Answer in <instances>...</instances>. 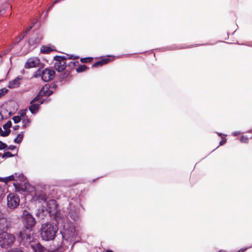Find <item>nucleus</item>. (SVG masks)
<instances>
[{"label": "nucleus", "instance_id": "obj_17", "mask_svg": "<svg viewBox=\"0 0 252 252\" xmlns=\"http://www.w3.org/2000/svg\"><path fill=\"white\" fill-rule=\"evenodd\" d=\"M15 177L13 175H10L5 178L0 177V182H2L7 184L9 181H14Z\"/></svg>", "mask_w": 252, "mask_h": 252}, {"label": "nucleus", "instance_id": "obj_4", "mask_svg": "<svg viewBox=\"0 0 252 252\" xmlns=\"http://www.w3.org/2000/svg\"><path fill=\"white\" fill-rule=\"evenodd\" d=\"M66 59L67 57L65 56H56L54 57V59L56 61L54 63V67L57 71L60 72L65 69L66 66L65 62Z\"/></svg>", "mask_w": 252, "mask_h": 252}, {"label": "nucleus", "instance_id": "obj_27", "mask_svg": "<svg viewBox=\"0 0 252 252\" xmlns=\"http://www.w3.org/2000/svg\"><path fill=\"white\" fill-rule=\"evenodd\" d=\"M10 132H11L10 129H5V131H2V132H1V136H3V137L7 136L9 135Z\"/></svg>", "mask_w": 252, "mask_h": 252}, {"label": "nucleus", "instance_id": "obj_7", "mask_svg": "<svg viewBox=\"0 0 252 252\" xmlns=\"http://www.w3.org/2000/svg\"><path fill=\"white\" fill-rule=\"evenodd\" d=\"M32 230L24 229L21 231L19 233V239H20L21 242L24 243L30 244L32 240V238L31 236Z\"/></svg>", "mask_w": 252, "mask_h": 252}, {"label": "nucleus", "instance_id": "obj_14", "mask_svg": "<svg viewBox=\"0 0 252 252\" xmlns=\"http://www.w3.org/2000/svg\"><path fill=\"white\" fill-rule=\"evenodd\" d=\"M110 61L109 58H104L99 61L95 62L93 65L94 67H98L99 66H101L104 64H107Z\"/></svg>", "mask_w": 252, "mask_h": 252}, {"label": "nucleus", "instance_id": "obj_8", "mask_svg": "<svg viewBox=\"0 0 252 252\" xmlns=\"http://www.w3.org/2000/svg\"><path fill=\"white\" fill-rule=\"evenodd\" d=\"M55 75V72L54 70L45 68L42 71L41 78L45 82H48L53 80Z\"/></svg>", "mask_w": 252, "mask_h": 252}, {"label": "nucleus", "instance_id": "obj_39", "mask_svg": "<svg viewBox=\"0 0 252 252\" xmlns=\"http://www.w3.org/2000/svg\"><path fill=\"white\" fill-rule=\"evenodd\" d=\"M3 189L0 186V197H1L2 195L3 194Z\"/></svg>", "mask_w": 252, "mask_h": 252}, {"label": "nucleus", "instance_id": "obj_15", "mask_svg": "<svg viewBox=\"0 0 252 252\" xmlns=\"http://www.w3.org/2000/svg\"><path fill=\"white\" fill-rule=\"evenodd\" d=\"M68 215L72 220H76L79 218V211L76 209L74 210L70 209L68 213Z\"/></svg>", "mask_w": 252, "mask_h": 252}, {"label": "nucleus", "instance_id": "obj_25", "mask_svg": "<svg viewBox=\"0 0 252 252\" xmlns=\"http://www.w3.org/2000/svg\"><path fill=\"white\" fill-rule=\"evenodd\" d=\"M2 158H10L14 156L10 152H6L4 153L2 156Z\"/></svg>", "mask_w": 252, "mask_h": 252}, {"label": "nucleus", "instance_id": "obj_35", "mask_svg": "<svg viewBox=\"0 0 252 252\" xmlns=\"http://www.w3.org/2000/svg\"><path fill=\"white\" fill-rule=\"evenodd\" d=\"M222 139L220 142V145L222 146L226 142V139L224 137H221Z\"/></svg>", "mask_w": 252, "mask_h": 252}, {"label": "nucleus", "instance_id": "obj_32", "mask_svg": "<svg viewBox=\"0 0 252 252\" xmlns=\"http://www.w3.org/2000/svg\"><path fill=\"white\" fill-rule=\"evenodd\" d=\"M20 117H21V118L22 117L23 119L25 118V117H26V113L25 110H22L20 112Z\"/></svg>", "mask_w": 252, "mask_h": 252}, {"label": "nucleus", "instance_id": "obj_26", "mask_svg": "<svg viewBox=\"0 0 252 252\" xmlns=\"http://www.w3.org/2000/svg\"><path fill=\"white\" fill-rule=\"evenodd\" d=\"M12 126V123L8 121L6 123L3 125V128L4 129H8Z\"/></svg>", "mask_w": 252, "mask_h": 252}, {"label": "nucleus", "instance_id": "obj_2", "mask_svg": "<svg viewBox=\"0 0 252 252\" xmlns=\"http://www.w3.org/2000/svg\"><path fill=\"white\" fill-rule=\"evenodd\" d=\"M15 241V236L11 234L3 232L0 233V246L4 249L9 248Z\"/></svg>", "mask_w": 252, "mask_h": 252}, {"label": "nucleus", "instance_id": "obj_34", "mask_svg": "<svg viewBox=\"0 0 252 252\" xmlns=\"http://www.w3.org/2000/svg\"><path fill=\"white\" fill-rule=\"evenodd\" d=\"M68 57L67 58L68 59H72V60H76L78 59L79 58L78 56H74L73 55H67Z\"/></svg>", "mask_w": 252, "mask_h": 252}, {"label": "nucleus", "instance_id": "obj_20", "mask_svg": "<svg viewBox=\"0 0 252 252\" xmlns=\"http://www.w3.org/2000/svg\"><path fill=\"white\" fill-rule=\"evenodd\" d=\"M14 186L15 187V189H16V191L20 192V191H24L25 189L21 186V185L19 184H14Z\"/></svg>", "mask_w": 252, "mask_h": 252}, {"label": "nucleus", "instance_id": "obj_50", "mask_svg": "<svg viewBox=\"0 0 252 252\" xmlns=\"http://www.w3.org/2000/svg\"><path fill=\"white\" fill-rule=\"evenodd\" d=\"M218 252H222V251H219Z\"/></svg>", "mask_w": 252, "mask_h": 252}, {"label": "nucleus", "instance_id": "obj_37", "mask_svg": "<svg viewBox=\"0 0 252 252\" xmlns=\"http://www.w3.org/2000/svg\"><path fill=\"white\" fill-rule=\"evenodd\" d=\"M32 28V26H31L29 28H28L26 30V31L24 33V34H26Z\"/></svg>", "mask_w": 252, "mask_h": 252}, {"label": "nucleus", "instance_id": "obj_40", "mask_svg": "<svg viewBox=\"0 0 252 252\" xmlns=\"http://www.w3.org/2000/svg\"><path fill=\"white\" fill-rule=\"evenodd\" d=\"M20 126L19 125H16V126H14L13 127V128L14 129V130H17L19 128Z\"/></svg>", "mask_w": 252, "mask_h": 252}, {"label": "nucleus", "instance_id": "obj_5", "mask_svg": "<svg viewBox=\"0 0 252 252\" xmlns=\"http://www.w3.org/2000/svg\"><path fill=\"white\" fill-rule=\"evenodd\" d=\"M7 206L10 209L17 208L20 203V198L18 195L10 193L7 197Z\"/></svg>", "mask_w": 252, "mask_h": 252}, {"label": "nucleus", "instance_id": "obj_47", "mask_svg": "<svg viewBox=\"0 0 252 252\" xmlns=\"http://www.w3.org/2000/svg\"><path fill=\"white\" fill-rule=\"evenodd\" d=\"M30 121L29 119H27V123H30Z\"/></svg>", "mask_w": 252, "mask_h": 252}, {"label": "nucleus", "instance_id": "obj_46", "mask_svg": "<svg viewBox=\"0 0 252 252\" xmlns=\"http://www.w3.org/2000/svg\"><path fill=\"white\" fill-rule=\"evenodd\" d=\"M105 252H113L111 250H107Z\"/></svg>", "mask_w": 252, "mask_h": 252}, {"label": "nucleus", "instance_id": "obj_13", "mask_svg": "<svg viewBox=\"0 0 252 252\" xmlns=\"http://www.w3.org/2000/svg\"><path fill=\"white\" fill-rule=\"evenodd\" d=\"M31 247L34 252H43L45 249V248L39 243L32 244Z\"/></svg>", "mask_w": 252, "mask_h": 252}, {"label": "nucleus", "instance_id": "obj_9", "mask_svg": "<svg viewBox=\"0 0 252 252\" xmlns=\"http://www.w3.org/2000/svg\"><path fill=\"white\" fill-rule=\"evenodd\" d=\"M40 60L37 59H29L25 64L24 67L26 69L36 67L39 66Z\"/></svg>", "mask_w": 252, "mask_h": 252}, {"label": "nucleus", "instance_id": "obj_3", "mask_svg": "<svg viewBox=\"0 0 252 252\" xmlns=\"http://www.w3.org/2000/svg\"><path fill=\"white\" fill-rule=\"evenodd\" d=\"M22 217L25 229L32 230L36 223L35 219L26 210L23 211Z\"/></svg>", "mask_w": 252, "mask_h": 252}, {"label": "nucleus", "instance_id": "obj_6", "mask_svg": "<svg viewBox=\"0 0 252 252\" xmlns=\"http://www.w3.org/2000/svg\"><path fill=\"white\" fill-rule=\"evenodd\" d=\"M36 199L38 202L41 203L42 202H47V206L50 209H52V208L56 209L57 208V204L55 200L51 199L48 202H47V196L46 194L43 193L38 195L36 197Z\"/></svg>", "mask_w": 252, "mask_h": 252}, {"label": "nucleus", "instance_id": "obj_38", "mask_svg": "<svg viewBox=\"0 0 252 252\" xmlns=\"http://www.w3.org/2000/svg\"><path fill=\"white\" fill-rule=\"evenodd\" d=\"M25 35H26V34H24V33H23V34L20 35V36H19V41H20V40H22L24 38Z\"/></svg>", "mask_w": 252, "mask_h": 252}, {"label": "nucleus", "instance_id": "obj_41", "mask_svg": "<svg viewBox=\"0 0 252 252\" xmlns=\"http://www.w3.org/2000/svg\"><path fill=\"white\" fill-rule=\"evenodd\" d=\"M247 250V249H241L240 250H239V251H238L237 252H245L246 250Z\"/></svg>", "mask_w": 252, "mask_h": 252}, {"label": "nucleus", "instance_id": "obj_29", "mask_svg": "<svg viewBox=\"0 0 252 252\" xmlns=\"http://www.w3.org/2000/svg\"><path fill=\"white\" fill-rule=\"evenodd\" d=\"M7 252H24L22 250L19 248H13L10 249Z\"/></svg>", "mask_w": 252, "mask_h": 252}, {"label": "nucleus", "instance_id": "obj_48", "mask_svg": "<svg viewBox=\"0 0 252 252\" xmlns=\"http://www.w3.org/2000/svg\"><path fill=\"white\" fill-rule=\"evenodd\" d=\"M218 134H219V136H221V135H222L221 133H218Z\"/></svg>", "mask_w": 252, "mask_h": 252}, {"label": "nucleus", "instance_id": "obj_44", "mask_svg": "<svg viewBox=\"0 0 252 252\" xmlns=\"http://www.w3.org/2000/svg\"><path fill=\"white\" fill-rule=\"evenodd\" d=\"M29 43L30 44V45H33V41H32V39H30L29 40Z\"/></svg>", "mask_w": 252, "mask_h": 252}, {"label": "nucleus", "instance_id": "obj_23", "mask_svg": "<svg viewBox=\"0 0 252 252\" xmlns=\"http://www.w3.org/2000/svg\"><path fill=\"white\" fill-rule=\"evenodd\" d=\"M43 95L39 92L38 94L31 101L32 102H36L40 101V100Z\"/></svg>", "mask_w": 252, "mask_h": 252}, {"label": "nucleus", "instance_id": "obj_1", "mask_svg": "<svg viewBox=\"0 0 252 252\" xmlns=\"http://www.w3.org/2000/svg\"><path fill=\"white\" fill-rule=\"evenodd\" d=\"M58 230V227L56 224L47 222L42 225L40 235L44 240H52L55 238Z\"/></svg>", "mask_w": 252, "mask_h": 252}, {"label": "nucleus", "instance_id": "obj_36", "mask_svg": "<svg viewBox=\"0 0 252 252\" xmlns=\"http://www.w3.org/2000/svg\"><path fill=\"white\" fill-rule=\"evenodd\" d=\"M16 148V147L14 145H10L9 146H7V147L6 148L7 150H14Z\"/></svg>", "mask_w": 252, "mask_h": 252}, {"label": "nucleus", "instance_id": "obj_22", "mask_svg": "<svg viewBox=\"0 0 252 252\" xmlns=\"http://www.w3.org/2000/svg\"><path fill=\"white\" fill-rule=\"evenodd\" d=\"M93 60L92 57L83 58L80 59V62L82 63H90Z\"/></svg>", "mask_w": 252, "mask_h": 252}, {"label": "nucleus", "instance_id": "obj_16", "mask_svg": "<svg viewBox=\"0 0 252 252\" xmlns=\"http://www.w3.org/2000/svg\"><path fill=\"white\" fill-rule=\"evenodd\" d=\"M54 50L50 47L46 46H42L41 47L40 52L43 54H48L51 52L53 51Z\"/></svg>", "mask_w": 252, "mask_h": 252}, {"label": "nucleus", "instance_id": "obj_11", "mask_svg": "<svg viewBox=\"0 0 252 252\" xmlns=\"http://www.w3.org/2000/svg\"><path fill=\"white\" fill-rule=\"evenodd\" d=\"M21 80V78L19 77L16 78L15 79L9 82L8 87L10 89H14L19 87L21 84L20 81Z\"/></svg>", "mask_w": 252, "mask_h": 252}, {"label": "nucleus", "instance_id": "obj_12", "mask_svg": "<svg viewBox=\"0 0 252 252\" xmlns=\"http://www.w3.org/2000/svg\"><path fill=\"white\" fill-rule=\"evenodd\" d=\"M40 94L45 96H49L53 93L52 91L49 90L48 85H45L39 92Z\"/></svg>", "mask_w": 252, "mask_h": 252}, {"label": "nucleus", "instance_id": "obj_30", "mask_svg": "<svg viewBox=\"0 0 252 252\" xmlns=\"http://www.w3.org/2000/svg\"><path fill=\"white\" fill-rule=\"evenodd\" d=\"M7 147V145L0 140V150L5 149Z\"/></svg>", "mask_w": 252, "mask_h": 252}, {"label": "nucleus", "instance_id": "obj_42", "mask_svg": "<svg viewBox=\"0 0 252 252\" xmlns=\"http://www.w3.org/2000/svg\"><path fill=\"white\" fill-rule=\"evenodd\" d=\"M79 64L78 61L74 62V64L73 65V67L75 66L76 65H78Z\"/></svg>", "mask_w": 252, "mask_h": 252}, {"label": "nucleus", "instance_id": "obj_33", "mask_svg": "<svg viewBox=\"0 0 252 252\" xmlns=\"http://www.w3.org/2000/svg\"><path fill=\"white\" fill-rule=\"evenodd\" d=\"M240 141L242 142L247 143L248 141V138L246 137L242 136L241 137Z\"/></svg>", "mask_w": 252, "mask_h": 252}, {"label": "nucleus", "instance_id": "obj_24", "mask_svg": "<svg viewBox=\"0 0 252 252\" xmlns=\"http://www.w3.org/2000/svg\"><path fill=\"white\" fill-rule=\"evenodd\" d=\"M8 90L5 88L0 89V98L6 94Z\"/></svg>", "mask_w": 252, "mask_h": 252}, {"label": "nucleus", "instance_id": "obj_43", "mask_svg": "<svg viewBox=\"0 0 252 252\" xmlns=\"http://www.w3.org/2000/svg\"><path fill=\"white\" fill-rule=\"evenodd\" d=\"M74 64V62H70L69 64H68V65L69 66H71V67H73V65Z\"/></svg>", "mask_w": 252, "mask_h": 252}, {"label": "nucleus", "instance_id": "obj_19", "mask_svg": "<svg viewBox=\"0 0 252 252\" xmlns=\"http://www.w3.org/2000/svg\"><path fill=\"white\" fill-rule=\"evenodd\" d=\"M24 137V134L23 133H21L18 134L17 137L14 140V141L16 143L20 144L21 143Z\"/></svg>", "mask_w": 252, "mask_h": 252}, {"label": "nucleus", "instance_id": "obj_28", "mask_svg": "<svg viewBox=\"0 0 252 252\" xmlns=\"http://www.w3.org/2000/svg\"><path fill=\"white\" fill-rule=\"evenodd\" d=\"M12 120L15 124H17L21 121V118L20 116H16L13 117Z\"/></svg>", "mask_w": 252, "mask_h": 252}, {"label": "nucleus", "instance_id": "obj_31", "mask_svg": "<svg viewBox=\"0 0 252 252\" xmlns=\"http://www.w3.org/2000/svg\"><path fill=\"white\" fill-rule=\"evenodd\" d=\"M41 74H42V71L40 70V69H38L35 72L34 76L36 78L40 77V76L41 77Z\"/></svg>", "mask_w": 252, "mask_h": 252}, {"label": "nucleus", "instance_id": "obj_49", "mask_svg": "<svg viewBox=\"0 0 252 252\" xmlns=\"http://www.w3.org/2000/svg\"><path fill=\"white\" fill-rule=\"evenodd\" d=\"M26 126V124H25L24 126H23V127H25Z\"/></svg>", "mask_w": 252, "mask_h": 252}, {"label": "nucleus", "instance_id": "obj_45", "mask_svg": "<svg viewBox=\"0 0 252 252\" xmlns=\"http://www.w3.org/2000/svg\"><path fill=\"white\" fill-rule=\"evenodd\" d=\"M2 132V130L1 127H0V134L1 135V132Z\"/></svg>", "mask_w": 252, "mask_h": 252}, {"label": "nucleus", "instance_id": "obj_21", "mask_svg": "<svg viewBox=\"0 0 252 252\" xmlns=\"http://www.w3.org/2000/svg\"><path fill=\"white\" fill-rule=\"evenodd\" d=\"M69 74H70L69 71H68L67 70H65L63 73H62L60 74V79L63 80V79L66 78V77H67L68 76Z\"/></svg>", "mask_w": 252, "mask_h": 252}, {"label": "nucleus", "instance_id": "obj_18", "mask_svg": "<svg viewBox=\"0 0 252 252\" xmlns=\"http://www.w3.org/2000/svg\"><path fill=\"white\" fill-rule=\"evenodd\" d=\"M88 69H89L88 67H87L86 65H80L76 69V72L78 73L82 72L85 71Z\"/></svg>", "mask_w": 252, "mask_h": 252}, {"label": "nucleus", "instance_id": "obj_10", "mask_svg": "<svg viewBox=\"0 0 252 252\" xmlns=\"http://www.w3.org/2000/svg\"><path fill=\"white\" fill-rule=\"evenodd\" d=\"M43 103V101L38 102V103L32 102L31 101V106L29 107V110L32 114L36 113L38 109L40 104Z\"/></svg>", "mask_w": 252, "mask_h": 252}]
</instances>
